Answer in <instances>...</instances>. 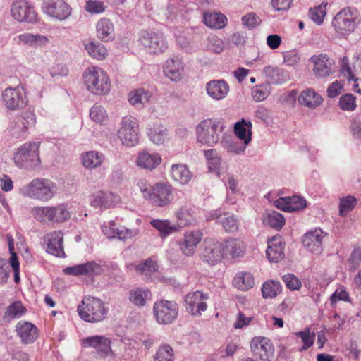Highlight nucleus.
Wrapping results in <instances>:
<instances>
[{
    "instance_id": "52",
    "label": "nucleus",
    "mask_w": 361,
    "mask_h": 361,
    "mask_svg": "<svg viewBox=\"0 0 361 361\" xmlns=\"http://www.w3.org/2000/svg\"><path fill=\"white\" fill-rule=\"evenodd\" d=\"M154 359V361H173L174 353L173 348L168 344L160 345Z\"/></svg>"
},
{
    "instance_id": "9",
    "label": "nucleus",
    "mask_w": 361,
    "mask_h": 361,
    "mask_svg": "<svg viewBox=\"0 0 361 361\" xmlns=\"http://www.w3.org/2000/svg\"><path fill=\"white\" fill-rule=\"evenodd\" d=\"M140 43L149 52L159 54L168 49V43L164 35L161 32L142 30L140 32Z\"/></svg>"
},
{
    "instance_id": "53",
    "label": "nucleus",
    "mask_w": 361,
    "mask_h": 361,
    "mask_svg": "<svg viewBox=\"0 0 361 361\" xmlns=\"http://www.w3.org/2000/svg\"><path fill=\"white\" fill-rule=\"evenodd\" d=\"M270 92L271 86L268 82L256 85L252 89V98L257 102L264 100L269 96Z\"/></svg>"
},
{
    "instance_id": "40",
    "label": "nucleus",
    "mask_w": 361,
    "mask_h": 361,
    "mask_svg": "<svg viewBox=\"0 0 361 361\" xmlns=\"http://www.w3.org/2000/svg\"><path fill=\"white\" fill-rule=\"evenodd\" d=\"M195 211L190 204L181 206L176 212V218L180 226L191 224L195 220Z\"/></svg>"
},
{
    "instance_id": "50",
    "label": "nucleus",
    "mask_w": 361,
    "mask_h": 361,
    "mask_svg": "<svg viewBox=\"0 0 361 361\" xmlns=\"http://www.w3.org/2000/svg\"><path fill=\"white\" fill-rule=\"evenodd\" d=\"M70 218V212L64 204L51 206V223H62Z\"/></svg>"
},
{
    "instance_id": "22",
    "label": "nucleus",
    "mask_w": 361,
    "mask_h": 361,
    "mask_svg": "<svg viewBox=\"0 0 361 361\" xmlns=\"http://www.w3.org/2000/svg\"><path fill=\"white\" fill-rule=\"evenodd\" d=\"M102 229L108 238H117L121 240L130 239L139 233V230L137 228L128 229L124 227L120 228H117L114 221H110L107 226H102Z\"/></svg>"
},
{
    "instance_id": "17",
    "label": "nucleus",
    "mask_w": 361,
    "mask_h": 361,
    "mask_svg": "<svg viewBox=\"0 0 361 361\" xmlns=\"http://www.w3.org/2000/svg\"><path fill=\"white\" fill-rule=\"evenodd\" d=\"M310 61L314 65L313 72L317 78H326L335 72L334 62L326 54H314Z\"/></svg>"
},
{
    "instance_id": "57",
    "label": "nucleus",
    "mask_w": 361,
    "mask_h": 361,
    "mask_svg": "<svg viewBox=\"0 0 361 361\" xmlns=\"http://www.w3.org/2000/svg\"><path fill=\"white\" fill-rule=\"evenodd\" d=\"M166 129L161 126L150 129L149 133V139L156 145L162 144L166 140Z\"/></svg>"
},
{
    "instance_id": "45",
    "label": "nucleus",
    "mask_w": 361,
    "mask_h": 361,
    "mask_svg": "<svg viewBox=\"0 0 361 361\" xmlns=\"http://www.w3.org/2000/svg\"><path fill=\"white\" fill-rule=\"evenodd\" d=\"M112 193L99 191L94 193L90 200V204L94 207H108L111 204Z\"/></svg>"
},
{
    "instance_id": "54",
    "label": "nucleus",
    "mask_w": 361,
    "mask_h": 361,
    "mask_svg": "<svg viewBox=\"0 0 361 361\" xmlns=\"http://www.w3.org/2000/svg\"><path fill=\"white\" fill-rule=\"evenodd\" d=\"M297 337L301 338L303 345L301 350H306L310 348L314 343L315 339V333L311 332L309 328L305 329L303 331H300L295 333Z\"/></svg>"
},
{
    "instance_id": "33",
    "label": "nucleus",
    "mask_w": 361,
    "mask_h": 361,
    "mask_svg": "<svg viewBox=\"0 0 361 361\" xmlns=\"http://www.w3.org/2000/svg\"><path fill=\"white\" fill-rule=\"evenodd\" d=\"M164 72L166 77L172 81L180 80L183 72V63L178 58L170 59L166 61L164 66Z\"/></svg>"
},
{
    "instance_id": "47",
    "label": "nucleus",
    "mask_w": 361,
    "mask_h": 361,
    "mask_svg": "<svg viewBox=\"0 0 361 361\" xmlns=\"http://www.w3.org/2000/svg\"><path fill=\"white\" fill-rule=\"evenodd\" d=\"M150 224L160 232V236L165 238L177 231V227L172 225L169 220L153 219Z\"/></svg>"
},
{
    "instance_id": "6",
    "label": "nucleus",
    "mask_w": 361,
    "mask_h": 361,
    "mask_svg": "<svg viewBox=\"0 0 361 361\" xmlns=\"http://www.w3.org/2000/svg\"><path fill=\"white\" fill-rule=\"evenodd\" d=\"M38 142H26L14 154V161L19 168L35 169L39 166Z\"/></svg>"
},
{
    "instance_id": "35",
    "label": "nucleus",
    "mask_w": 361,
    "mask_h": 361,
    "mask_svg": "<svg viewBox=\"0 0 361 361\" xmlns=\"http://www.w3.org/2000/svg\"><path fill=\"white\" fill-rule=\"evenodd\" d=\"M96 31L97 37L104 42L114 39V27L109 19H100L97 23Z\"/></svg>"
},
{
    "instance_id": "19",
    "label": "nucleus",
    "mask_w": 361,
    "mask_h": 361,
    "mask_svg": "<svg viewBox=\"0 0 361 361\" xmlns=\"http://www.w3.org/2000/svg\"><path fill=\"white\" fill-rule=\"evenodd\" d=\"M102 267L94 261L68 267L63 269L65 274L74 276H87L93 277L102 273Z\"/></svg>"
},
{
    "instance_id": "62",
    "label": "nucleus",
    "mask_w": 361,
    "mask_h": 361,
    "mask_svg": "<svg viewBox=\"0 0 361 361\" xmlns=\"http://www.w3.org/2000/svg\"><path fill=\"white\" fill-rule=\"evenodd\" d=\"M106 6L101 1L89 0L86 3L85 9L92 14H99L105 11Z\"/></svg>"
},
{
    "instance_id": "20",
    "label": "nucleus",
    "mask_w": 361,
    "mask_h": 361,
    "mask_svg": "<svg viewBox=\"0 0 361 361\" xmlns=\"http://www.w3.org/2000/svg\"><path fill=\"white\" fill-rule=\"evenodd\" d=\"M202 233L198 230L185 232L183 238L179 242L183 253L188 257L192 256L196 251L197 245L202 240Z\"/></svg>"
},
{
    "instance_id": "36",
    "label": "nucleus",
    "mask_w": 361,
    "mask_h": 361,
    "mask_svg": "<svg viewBox=\"0 0 361 361\" xmlns=\"http://www.w3.org/2000/svg\"><path fill=\"white\" fill-rule=\"evenodd\" d=\"M152 97V94L143 88H139L131 91L128 94L129 103L137 107L140 108L147 104Z\"/></svg>"
},
{
    "instance_id": "4",
    "label": "nucleus",
    "mask_w": 361,
    "mask_h": 361,
    "mask_svg": "<svg viewBox=\"0 0 361 361\" xmlns=\"http://www.w3.org/2000/svg\"><path fill=\"white\" fill-rule=\"evenodd\" d=\"M83 82L87 89L94 94H105L110 90V80L106 73L101 68L91 66L83 73Z\"/></svg>"
},
{
    "instance_id": "63",
    "label": "nucleus",
    "mask_w": 361,
    "mask_h": 361,
    "mask_svg": "<svg viewBox=\"0 0 361 361\" xmlns=\"http://www.w3.org/2000/svg\"><path fill=\"white\" fill-rule=\"evenodd\" d=\"M283 281L290 290H299L302 286L301 281L293 274H288L283 276Z\"/></svg>"
},
{
    "instance_id": "8",
    "label": "nucleus",
    "mask_w": 361,
    "mask_h": 361,
    "mask_svg": "<svg viewBox=\"0 0 361 361\" xmlns=\"http://www.w3.org/2000/svg\"><path fill=\"white\" fill-rule=\"evenodd\" d=\"M118 130V136L122 143L127 146H135L138 142V123L132 116L123 117Z\"/></svg>"
},
{
    "instance_id": "10",
    "label": "nucleus",
    "mask_w": 361,
    "mask_h": 361,
    "mask_svg": "<svg viewBox=\"0 0 361 361\" xmlns=\"http://www.w3.org/2000/svg\"><path fill=\"white\" fill-rule=\"evenodd\" d=\"M149 199L156 207H164L169 205L173 199V188L166 183H157L152 185Z\"/></svg>"
},
{
    "instance_id": "32",
    "label": "nucleus",
    "mask_w": 361,
    "mask_h": 361,
    "mask_svg": "<svg viewBox=\"0 0 361 361\" xmlns=\"http://www.w3.org/2000/svg\"><path fill=\"white\" fill-rule=\"evenodd\" d=\"M224 245V256L229 255L232 258L243 256L246 245L240 239L228 238L222 243Z\"/></svg>"
},
{
    "instance_id": "13",
    "label": "nucleus",
    "mask_w": 361,
    "mask_h": 361,
    "mask_svg": "<svg viewBox=\"0 0 361 361\" xmlns=\"http://www.w3.org/2000/svg\"><path fill=\"white\" fill-rule=\"evenodd\" d=\"M201 257L204 262L214 265L219 263L224 257V245L212 239L204 242Z\"/></svg>"
},
{
    "instance_id": "49",
    "label": "nucleus",
    "mask_w": 361,
    "mask_h": 361,
    "mask_svg": "<svg viewBox=\"0 0 361 361\" xmlns=\"http://www.w3.org/2000/svg\"><path fill=\"white\" fill-rule=\"evenodd\" d=\"M358 202V200L353 195H347L340 198L339 214L345 217L349 212L353 210Z\"/></svg>"
},
{
    "instance_id": "11",
    "label": "nucleus",
    "mask_w": 361,
    "mask_h": 361,
    "mask_svg": "<svg viewBox=\"0 0 361 361\" xmlns=\"http://www.w3.org/2000/svg\"><path fill=\"white\" fill-rule=\"evenodd\" d=\"M13 18L18 22L35 23L37 22V13L33 6L26 0L14 1L11 8Z\"/></svg>"
},
{
    "instance_id": "44",
    "label": "nucleus",
    "mask_w": 361,
    "mask_h": 361,
    "mask_svg": "<svg viewBox=\"0 0 361 361\" xmlns=\"http://www.w3.org/2000/svg\"><path fill=\"white\" fill-rule=\"evenodd\" d=\"M89 55L97 60H103L108 56L106 48L99 42H89L84 44Z\"/></svg>"
},
{
    "instance_id": "30",
    "label": "nucleus",
    "mask_w": 361,
    "mask_h": 361,
    "mask_svg": "<svg viewBox=\"0 0 361 361\" xmlns=\"http://www.w3.org/2000/svg\"><path fill=\"white\" fill-rule=\"evenodd\" d=\"M206 90L209 97L216 100L223 99L229 91V85L224 80H211L206 85Z\"/></svg>"
},
{
    "instance_id": "41",
    "label": "nucleus",
    "mask_w": 361,
    "mask_h": 361,
    "mask_svg": "<svg viewBox=\"0 0 361 361\" xmlns=\"http://www.w3.org/2000/svg\"><path fill=\"white\" fill-rule=\"evenodd\" d=\"M104 159V155L96 151L87 152L82 155V165L87 169H93L99 167Z\"/></svg>"
},
{
    "instance_id": "16",
    "label": "nucleus",
    "mask_w": 361,
    "mask_h": 361,
    "mask_svg": "<svg viewBox=\"0 0 361 361\" xmlns=\"http://www.w3.org/2000/svg\"><path fill=\"white\" fill-rule=\"evenodd\" d=\"M42 10L49 16L63 20L71 13L70 6L63 0H49L44 3Z\"/></svg>"
},
{
    "instance_id": "38",
    "label": "nucleus",
    "mask_w": 361,
    "mask_h": 361,
    "mask_svg": "<svg viewBox=\"0 0 361 361\" xmlns=\"http://www.w3.org/2000/svg\"><path fill=\"white\" fill-rule=\"evenodd\" d=\"M252 123L242 119L234 126V133L237 137L243 140L244 144L248 145L252 140Z\"/></svg>"
},
{
    "instance_id": "12",
    "label": "nucleus",
    "mask_w": 361,
    "mask_h": 361,
    "mask_svg": "<svg viewBox=\"0 0 361 361\" xmlns=\"http://www.w3.org/2000/svg\"><path fill=\"white\" fill-rule=\"evenodd\" d=\"M250 349L252 354L262 361H272L274 357V347L266 337H254L250 343Z\"/></svg>"
},
{
    "instance_id": "24",
    "label": "nucleus",
    "mask_w": 361,
    "mask_h": 361,
    "mask_svg": "<svg viewBox=\"0 0 361 361\" xmlns=\"http://www.w3.org/2000/svg\"><path fill=\"white\" fill-rule=\"evenodd\" d=\"M17 336L22 343L27 345L34 343L38 338V329L31 322L20 321L16 326Z\"/></svg>"
},
{
    "instance_id": "27",
    "label": "nucleus",
    "mask_w": 361,
    "mask_h": 361,
    "mask_svg": "<svg viewBox=\"0 0 361 361\" xmlns=\"http://www.w3.org/2000/svg\"><path fill=\"white\" fill-rule=\"evenodd\" d=\"M47 252L56 257L66 256L63 247V234L60 231H54L47 234Z\"/></svg>"
},
{
    "instance_id": "42",
    "label": "nucleus",
    "mask_w": 361,
    "mask_h": 361,
    "mask_svg": "<svg viewBox=\"0 0 361 361\" xmlns=\"http://www.w3.org/2000/svg\"><path fill=\"white\" fill-rule=\"evenodd\" d=\"M298 102L300 104L310 108H315L322 104V97L310 89L301 92L298 97Z\"/></svg>"
},
{
    "instance_id": "31",
    "label": "nucleus",
    "mask_w": 361,
    "mask_h": 361,
    "mask_svg": "<svg viewBox=\"0 0 361 361\" xmlns=\"http://www.w3.org/2000/svg\"><path fill=\"white\" fill-rule=\"evenodd\" d=\"M204 24L212 29H222L227 24L226 16L219 11H204L202 14Z\"/></svg>"
},
{
    "instance_id": "21",
    "label": "nucleus",
    "mask_w": 361,
    "mask_h": 361,
    "mask_svg": "<svg viewBox=\"0 0 361 361\" xmlns=\"http://www.w3.org/2000/svg\"><path fill=\"white\" fill-rule=\"evenodd\" d=\"M207 220H216L221 224L224 230L227 232H235L238 229L239 222L238 219L231 214H222L219 209L209 212L207 214Z\"/></svg>"
},
{
    "instance_id": "3",
    "label": "nucleus",
    "mask_w": 361,
    "mask_h": 361,
    "mask_svg": "<svg viewBox=\"0 0 361 361\" xmlns=\"http://www.w3.org/2000/svg\"><path fill=\"white\" fill-rule=\"evenodd\" d=\"M224 128V123L218 118L202 121L196 127L197 142L208 146L216 145L219 141Z\"/></svg>"
},
{
    "instance_id": "5",
    "label": "nucleus",
    "mask_w": 361,
    "mask_h": 361,
    "mask_svg": "<svg viewBox=\"0 0 361 361\" xmlns=\"http://www.w3.org/2000/svg\"><path fill=\"white\" fill-rule=\"evenodd\" d=\"M360 23L361 16L358 10L353 7H346L336 14L332 25L338 32H352Z\"/></svg>"
},
{
    "instance_id": "2",
    "label": "nucleus",
    "mask_w": 361,
    "mask_h": 361,
    "mask_svg": "<svg viewBox=\"0 0 361 361\" xmlns=\"http://www.w3.org/2000/svg\"><path fill=\"white\" fill-rule=\"evenodd\" d=\"M80 317L90 323H96L104 320L107 315L109 309L101 299L94 297H86L78 307Z\"/></svg>"
},
{
    "instance_id": "34",
    "label": "nucleus",
    "mask_w": 361,
    "mask_h": 361,
    "mask_svg": "<svg viewBox=\"0 0 361 361\" xmlns=\"http://www.w3.org/2000/svg\"><path fill=\"white\" fill-rule=\"evenodd\" d=\"M263 73L267 78V82L269 84H282L289 78L288 72L281 68L271 66H265L263 70Z\"/></svg>"
},
{
    "instance_id": "28",
    "label": "nucleus",
    "mask_w": 361,
    "mask_h": 361,
    "mask_svg": "<svg viewBox=\"0 0 361 361\" xmlns=\"http://www.w3.org/2000/svg\"><path fill=\"white\" fill-rule=\"evenodd\" d=\"M84 347H92L97 351L104 355H108L111 352V341L109 338L102 336H93L85 338L82 341Z\"/></svg>"
},
{
    "instance_id": "60",
    "label": "nucleus",
    "mask_w": 361,
    "mask_h": 361,
    "mask_svg": "<svg viewBox=\"0 0 361 361\" xmlns=\"http://www.w3.org/2000/svg\"><path fill=\"white\" fill-rule=\"evenodd\" d=\"M326 15V4L319 5L314 8H310L309 12L310 18L317 25H321L323 22L324 17Z\"/></svg>"
},
{
    "instance_id": "64",
    "label": "nucleus",
    "mask_w": 361,
    "mask_h": 361,
    "mask_svg": "<svg viewBox=\"0 0 361 361\" xmlns=\"http://www.w3.org/2000/svg\"><path fill=\"white\" fill-rule=\"evenodd\" d=\"M243 25L248 29H253L260 23L259 18L254 13H250L242 17Z\"/></svg>"
},
{
    "instance_id": "56",
    "label": "nucleus",
    "mask_w": 361,
    "mask_h": 361,
    "mask_svg": "<svg viewBox=\"0 0 361 361\" xmlns=\"http://www.w3.org/2000/svg\"><path fill=\"white\" fill-rule=\"evenodd\" d=\"M158 265L155 261L151 259H147L145 261L140 262L135 267L136 271L145 276L150 275L158 271Z\"/></svg>"
},
{
    "instance_id": "59",
    "label": "nucleus",
    "mask_w": 361,
    "mask_h": 361,
    "mask_svg": "<svg viewBox=\"0 0 361 361\" xmlns=\"http://www.w3.org/2000/svg\"><path fill=\"white\" fill-rule=\"evenodd\" d=\"M90 117L94 122L103 123L106 121L107 115L104 108L96 104L90 110Z\"/></svg>"
},
{
    "instance_id": "51",
    "label": "nucleus",
    "mask_w": 361,
    "mask_h": 361,
    "mask_svg": "<svg viewBox=\"0 0 361 361\" xmlns=\"http://www.w3.org/2000/svg\"><path fill=\"white\" fill-rule=\"evenodd\" d=\"M150 297L149 290L147 289L136 288L130 293V301L137 306H144L146 300Z\"/></svg>"
},
{
    "instance_id": "39",
    "label": "nucleus",
    "mask_w": 361,
    "mask_h": 361,
    "mask_svg": "<svg viewBox=\"0 0 361 361\" xmlns=\"http://www.w3.org/2000/svg\"><path fill=\"white\" fill-rule=\"evenodd\" d=\"M233 285L240 290H247L255 285V279L250 272L240 271L234 276Z\"/></svg>"
},
{
    "instance_id": "58",
    "label": "nucleus",
    "mask_w": 361,
    "mask_h": 361,
    "mask_svg": "<svg viewBox=\"0 0 361 361\" xmlns=\"http://www.w3.org/2000/svg\"><path fill=\"white\" fill-rule=\"evenodd\" d=\"M11 128L13 135L16 137L25 136L30 129L27 126L23 124V122L20 119L19 116L15 117L11 126Z\"/></svg>"
},
{
    "instance_id": "7",
    "label": "nucleus",
    "mask_w": 361,
    "mask_h": 361,
    "mask_svg": "<svg viewBox=\"0 0 361 361\" xmlns=\"http://www.w3.org/2000/svg\"><path fill=\"white\" fill-rule=\"evenodd\" d=\"M154 316L160 324L173 323L178 314V305L173 300H159L154 302L153 307Z\"/></svg>"
},
{
    "instance_id": "37",
    "label": "nucleus",
    "mask_w": 361,
    "mask_h": 361,
    "mask_svg": "<svg viewBox=\"0 0 361 361\" xmlns=\"http://www.w3.org/2000/svg\"><path fill=\"white\" fill-rule=\"evenodd\" d=\"M171 175L175 181L181 185L188 183L192 177V173L188 169L186 165L183 164L172 165Z\"/></svg>"
},
{
    "instance_id": "55",
    "label": "nucleus",
    "mask_w": 361,
    "mask_h": 361,
    "mask_svg": "<svg viewBox=\"0 0 361 361\" xmlns=\"http://www.w3.org/2000/svg\"><path fill=\"white\" fill-rule=\"evenodd\" d=\"M266 221L271 228L276 230L281 229L285 224L283 216L281 213L275 211L267 214Z\"/></svg>"
},
{
    "instance_id": "14",
    "label": "nucleus",
    "mask_w": 361,
    "mask_h": 361,
    "mask_svg": "<svg viewBox=\"0 0 361 361\" xmlns=\"http://www.w3.org/2000/svg\"><path fill=\"white\" fill-rule=\"evenodd\" d=\"M2 99L6 107L10 110H16L27 104L25 93L22 87H8L2 93Z\"/></svg>"
},
{
    "instance_id": "18",
    "label": "nucleus",
    "mask_w": 361,
    "mask_h": 361,
    "mask_svg": "<svg viewBox=\"0 0 361 361\" xmlns=\"http://www.w3.org/2000/svg\"><path fill=\"white\" fill-rule=\"evenodd\" d=\"M326 233L320 228H315L305 233L302 238L303 246L310 252L319 254L322 252V244Z\"/></svg>"
},
{
    "instance_id": "48",
    "label": "nucleus",
    "mask_w": 361,
    "mask_h": 361,
    "mask_svg": "<svg viewBox=\"0 0 361 361\" xmlns=\"http://www.w3.org/2000/svg\"><path fill=\"white\" fill-rule=\"evenodd\" d=\"M33 217L43 224L51 223V206H37L32 209Z\"/></svg>"
},
{
    "instance_id": "15",
    "label": "nucleus",
    "mask_w": 361,
    "mask_h": 361,
    "mask_svg": "<svg viewBox=\"0 0 361 361\" xmlns=\"http://www.w3.org/2000/svg\"><path fill=\"white\" fill-rule=\"evenodd\" d=\"M208 294L202 291H195L188 293L185 297V308L188 312L194 316L201 315L207 309V300Z\"/></svg>"
},
{
    "instance_id": "46",
    "label": "nucleus",
    "mask_w": 361,
    "mask_h": 361,
    "mask_svg": "<svg viewBox=\"0 0 361 361\" xmlns=\"http://www.w3.org/2000/svg\"><path fill=\"white\" fill-rule=\"evenodd\" d=\"M261 290L264 298H274L281 292L282 286L279 281L269 280L263 283Z\"/></svg>"
},
{
    "instance_id": "1",
    "label": "nucleus",
    "mask_w": 361,
    "mask_h": 361,
    "mask_svg": "<svg viewBox=\"0 0 361 361\" xmlns=\"http://www.w3.org/2000/svg\"><path fill=\"white\" fill-rule=\"evenodd\" d=\"M57 191L56 183L45 178H35L19 190L22 195L42 202L49 201Z\"/></svg>"
},
{
    "instance_id": "25",
    "label": "nucleus",
    "mask_w": 361,
    "mask_h": 361,
    "mask_svg": "<svg viewBox=\"0 0 361 361\" xmlns=\"http://www.w3.org/2000/svg\"><path fill=\"white\" fill-rule=\"evenodd\" d=\"M14 42L18 45H24L32 48H38L46 46L49 39L47 36L30 32H23L13 38Z\"/></svg>"
},
{
    "instance_id": "26",
    "label": "nucleus",
    "mask_w": 361,
    "mask_h": 361,
    "mask_svg": "<svg viewBox=\"0 0 361 361\" xmlns=\"http://www.w3.org/2000/svg\"><path fill=\"white\" fill-rule=\"evenodd\" d=\"M285 243L281 235H275L268 240L266 255L271 262H279L284 257Z\"/></svg>"
},
{
    "instance_id": "61",
    "label": "nucleus",
    "mask_w": 361,
    "mask_h": 361,
    "mask_svg": "<svg viewBox=\"0 0 361 361\" xmlns=\"http://www.w3.org/2000/svg\"><path fill=\"white\" fill-rule=\"evenodd\" d=\"M339 106L344 111H353L355 109V98L351 94L343 95L339 100Z\"/></svg>"
},
{
    "instance_id": "29",
    "label": "nucleus",
    "mask_w": 361,
    "mask_h": 361,
    "mask_svg": "<svg viewBox=\"0 0 361 361\" xmlns=\"http://www.w3.org/2000/svg\"><path fill=\"white\" fill-rule=\"evenodd\" d=\"M161 161V157L158 153H150L146 150L140 152L136 159V164L140 168L150 171L158 166Z\"/></svg>"
},
{
    "instance_id": "23",
    "label": "nucleus",
    "mask_w": 361,
    "mask_h": 361,
    "mask_svg": "<svg viewBox=\"0 0 361 361\" xmlns=\"http://www.w3.org/2000/svg\"><path fill=\"white\" fill-rule=\"evenodd\" d=\"M276 207L286 212H296L304 209L307 207L306 200L298 195L279 197L274 201Z\"/></svg>"
},
{
    "instance_id": "43",
    "label": "nucleus",
    "mask_w": 361,
    "mask_h": 361,
    "mask_svg": "<svg viewBox=\"0 0 361 361\" xmlns=\"http://www.w3.org/2000/svg\"><path fill=\"white\" fill-rule=\"evenodd\" d=\"M26 313V309L20 301H15L11 303L6 310L4 315V320L11 322L18 319Z\"/></svg>"
}]
</instances>
